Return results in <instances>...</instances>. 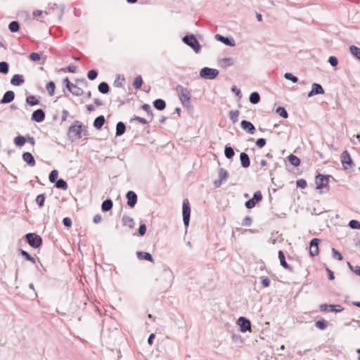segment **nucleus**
I'll return each instance as SVG.
<instances>
[{
  "label": "nucleus",
  "instance_id": "1",
  "mask_svg": "<svg viewBox=\"0 0 360 360\" xmlns=\"http://www.w3.org/2000/svg\"><path fill=\"white\" fill-rule=\"evenodd\" d=\"M68 133L70 136L79 139L83 136H88L87 127L78 120H75L69 127Z\"/></svg>",
  "mask_w": 360,
  "mask_h": 360
},
{
  "label": "nucleus",
  "instance_id": "2",
  "mask_svg": "<svg viewBox=\"0 0 360 360\" xmlns=\"http://www.w3.org/2000/svg\"><path fill=\"white\" fill-rule=\"evenodd\" d=\"M176 90L183 106L186 108L191 107V94L190 90L180 84L176 86Z\"/></svg>",
  "mask_w": 360,
  "mask_h": 360
},
{
  "label": "nucleus",
  "instance_id": "3",
  "mask_svg": "<svg viewBox=\"0 0 360 360\" xmlns=\"http://www.w3.org/2000/svg\"><path fill=\"white\" fill-rule=\"evenodd\" d=\"M183 42L191 47L196 53H198L200 51V45L195 37V36L193 34H187L182 38Z\"/></svg>",
  "mask_w": 360,
  "mask_h": 360
},
{
  "label": "nucleus",
  "instance_id": "4",
  "mask_svg": "<svg viewBox=\"0 0 360 360\" xmlns=\"http://www.w3.org/2000/svg\"><path fill=\"white\" fill-rule=\"evenodd\" d=\"M28 244L33 248H38L42 245V238L34 233H28L25 236Z\"/></svg>",
  "mask_w": 360,
  "mask_h": 360
},
{
  "label": "nucleus",
  "instance_id": "5",
  "mask_svg": "<svg viewBox=\"0 0 360 360\" xmlns=\"http://www.w3.org/2000/svg\"><path fill=\"white\" fill-rule=\"evenodd\" d=\"M219 73V72L217 69L205 67L200 70V77L205 79H214L218 76Z\"/></svg>",
  "mask_w": 360,
  "mask_h": 360
},
{
  "label": "nucleus",
  "instance_id": "6",
  "mask_svg": "<svg viewBox=\"0 0 360 360\" xmlns=\"http://www.w3.org/2000/svg\"><path fill=\"white\" fill-rule=\"evenodd\" d=\"M191 214V206L187 199L184 200L182 205L183 221L186 226L189 225Z\"/></svg>",
  "mask_w": 360,
  "mask_h": 360
},
{
  "label": "nucleus",
  "instance_id": "7",
  "mask_svg": "<svg viewBox=\"0 0 360 360\" xmlns=\"http://www.w3.org/2000/svg\"><path fill=\"white\" fill-rule=\"evenodd\" d=\"M341 163L345 169H347L349 168H352L354 163L352 161L351 156L347 150H344L340 156Z\"/></svg>",
  "mask_w": 360,
  "mask_h": 360
},
{
  "label": "nucleus",
  "instance_id": "8",
  "mask_svg": "<svg viewBox=\"0 0 360 360\" xmlns=\"http://www.w3.org/2000/svg\"><path fill=\"white\" fill-rule=\"evenodd\" d=\"M330 177V175L318 174L316 177V189L320 190L326 187Z\"/></svg>",
  "mask_w": 360,
  "mask_h": 360
},
{
  "label": "nucleus",
  "instance_id": "9",
  "mask_svg": "<svg viewBox=\"0 0 360 360\" xmlns=\"http://www.w3.org/2000/svg\"><path fill=\"white\" fill-rule=\"evenodd\" d=\"M262 199V195L261 191H256L253 194V197L251 199H250L245 202V205L248 209H252L256 205V204L257 202L261 201Z\"/></svg>",
  "mask_w": 360,
  "mask_h": 360
},
{
  "label": "nucleus",
  "instance_id": "10",
  "mask_svg": "<svg viewBox=\"0 0 360 360\" xmlns=\"http://www.w3.org/2000/svg\"><path fill=\"white\" fill-rule=\"evenodd\" d=\"M238 325L240 327V330L242 333H246L251 329V323L249 319L244 316H240L238 319Z\"/></svg>",
  "mask_w": 360,
  "mask_h": 360
},
{
  "label": "nucleus",
  "instance_id": "11",
  "mask_svg": "<svg viewBox=\"0 0 360 360\" xmlns=\"http://www.w3.org/2000/svg\"><path fill=\"white\" fill-rule=\"evenodd\" d=\"M218 173H219V179L215 180L214 181V185L215 188L220 187L221 184L226 181L228 176H229L228 172L222 167L219 169Z\"/></svg>",
  "mask_w": 360,
  "mask_h": 360
},
{
  "label": "nucleus",
  "instance_id": "12",
  "mask_svg": "<svg viewBox=\"0 0 360 360\" xmlns=\"http://www.w3.org/2000/svg\"><path fill=\"white\" fill-rule=\"evenodd\" d=\"M319 308L321 311H330L334 312H341L344 309V308L340 304H323L320 305Z\"/></svg>",
  "mask_w": 360,
  "mask_h": 360
},
{
  "label": "nucleus",
  "instance_id": "13",
  "mask_svg": "<svg viewBox=\"0 0 360 360\" xmlns=\"http://www.w3.org/2000/svg\"><path fill=\"white\" fill-rule=\"evenodd\" d=\"M49 10L55 12V14L58 18H61L63 15L65 7L63 5H58L55 3H50L49 4Z\"/></svg>",
  "mask_w": 360,
  "mask_h": 360
},
{
  "label": "nucleus",
  "instance_id": "14",
  "mask_svg": "<svg viewBox=\"0 0 360 360\" xmlns=\"http://www.w3.org/2000/svg\"><path fill=\"white\" fill-rule=\"evenodd\" d=\"M319 243H320V240L319 238H313L310 241L309 255L311 257H314L318 255Z\"/></svg>",
  "mask_w": 360,
  "mask_h": 360
},
{
  "label": "nucleus",
  "instance_id": "15",
  "mask_svg": "<svg viewBox=\"0 0 360 360\" xmlns=\"http://www.w3.org/2000/svg\"><path fill=\"white\" fill-rule=\"evenodd\" d=\"M215 38L218 41L222 42L223 44H224L226 46L233 47V46H235V45H236V42L232 37H224L221 34H217L215 35Z\"/></svg>",
  "mask_w": 360,
  "mask_h": 360
},
{
  "label": "nucleus",
  "instance_id": "16",
  "mask_svg": "<svg viewBox=\"0 0 360 360\" xmlns=\"http://www.w3.org/2000/svg\"><path fill=\"white\" fill-rule=\"evenodd\" d=\"M126 198L127 199V205L130 207H134L137 202V195L133 191H129L126 194Z\"/></svg>",
  "mask_w": 360,
  "mask_h": 360
},
{
  "label": "nucleus",
  "instance_id": "17",
  "mask_svg": "<svg viewBox=\"0 0 360 360\" xmlns=\"http://www.w3.org/2000/svg\"><path fill=\"white\" fill-rule=\"evenodd\" d=\"M323 94L324 89H323L322 86L317 83H313L311 85V90L308 94V97Z\"/></svg>",
  "mask_w": 360,
  "mask_h": 360
},
{
  "label": "nucleus",
  "instance_id": "18",
  "mask_svg": "<svg viewBox=\"0 0 360 360\" xmlns=\"http://www.w3.org/2000/svg\"><path fill=\"white\" fill-rule=\"evenodd\" d=\"M45 119V112L42 109L34 110L32 115V120L36 122H41Z\"/></svg>",
  "mask_w": 360,
  "mask_h": 360
},
{
  "label": "nucleus",
  "instance_id": "19",
  "mask_svg": "<svg viewBox=\"0 0 360 360\" xmlns=\"http://www.w3.org/2000/svg\"><path fill=\"white\" fill-rule=\"evenodd\" d=\"M241 128L248 132L250 134H253L255 131V127L250 121L243 120L240 122Z\"/></svg>",
  "mask_w": 360,
  "mask_h": 360
},
{
  "label": "nucleus",
  "instance_id": "20",
  "mask_svg": "<svg viewBox=\"0 0 360 360\" xmlns=\"http://www.w3.org/2000/svg\"><path fill=\"white\" fill-rule=\"evenodd\" d=\"M22 160L26 162L30 167H34L36 165V161L32 155V154L30 152H25L22 155Z\"/></svg>",
  "mask_w": 360,
  "mask_h": 360
},
{
  "label": "nucleus",
  "instance_id": "21",
  "mask_svg": "<svg viewBox=\"0 0 360 360\" xmlns=\"http://www.w3.org/2000/svg\"><path fill=\"white\" fill-rule=\"evenodd\" d=\"M15 98V93L13 91H7L0 100L1 104H6L12 102Z\"/></svg>",
  "mask_w": 360,
  "mask_h": 360
},
{
  "label": "nucleus",
  "instance_id": "22",
  "mask_svg": "<svg viewBox=\"0 0 360 360\" xmlns=\"http://www.w3.org/2000/svg\"><path fill=\"white\" fill-rule=\"evenodd\" d=\"M278 259L280 260L281 265L286 270L292 271V268L286 262L284 252L282 250H279L278 252Z\"/></svg>",
  "mask_w": 360,
  "mask_h": 360
},
{
  "label": "nucleus",
  "instance_id": "23",
  "mask_svg": "<svg viewBox=\"0 0 360 360\" xmlns=\"http://www.w3.org/2000/svg\"><path fill=\"white\" fill-rule=\"evenodd\" d=\"M25 82L24 77L22 75L15 74L11 79V84L13 86H20Z\"/></svg>",
  "mask_w": 360,
  "mask_h": 360
},
{
  "label": "nucleus",
  "instance_id": "24",
  "mask_svg": "<svg viewBox=\"0 0 360 360\" xmlns=\"http://www.w3.org/2000/svg\"><path fill=\"white\" fill-rule=\"evenodd\" d=\"M136 256L140 260H146L150 262H153V258L152 255L147 252L138 251L136 252Z\"/></svg>",
  "mask_w": 360,
  "mask_h": 360
},
{
  "label": "nucleus",
  "instance_id": "25",
  "mask_svg": "<svg viewBox=\"0 0 360 360\" xmlns=\"http://www.w3.org/2000/svg\"><path fill=\"white\" fill-rule=\"evenodd\" d=\"M240 160L241 166L243 168H247L250 165V158H249L248 155L246 153L242 152L240 154Z\"/></svg>",
  "mask_w": 360,
  "mask_h": 360
},
{
  "label": "nucleus",
  "instance_id": "26",
  "mask_svg": "<svg viewBox=\"0 0 360 360\" xmlns=\"http://www.w3.org/2000/svg\"><path fill=\"white\" fill-rule=\"evenodd\" d=\"M123 226H127L130 229H133L135 227V221L133 218L124 215L122 218Z\"/></svg>",
  "mask_w": 360,
  "mask_h": 360
},
{
  "label": "nucleus",
  "instance_id": "27",
  "mask_svg": "<svg viewBox=\"0 0 360 360\" xmlns=\"http://www.w3.org/2000/svg\"><path fill=\"white\" fill-rule=\"evenodd\" d=\"M234 64V59L232 58H224L220 60L219 65L221 67L224 68H229L230 66L233 65Z\"/></svg>",
  "mask_w": 360,
  "mask_h": 360
},
{
  "label": "nucleus",
  "instance_id": "28",
  "mask_svg": "<svg viewBox=\"0 0 360 360\" xmlns=\"http://www.w3.org/2000/svg\"><path fill=\"white\" fill-rule=\"evenodd\" d=\"M105 120L103 115H99L94 120L93 125L96 129H100L103 126Z\"/></svg>",
  "mask_w": 360,
  "mask_h": 360
},
{
  "label": "nucleus",
  "instance_id": "29",
  "mask_svg": "<svg viewBox=\"0 0 360 360\" xmlns=\"http://www.w3.org/2000/svg\"><path fill=\"white\" fill-rule=\"evenodd\" d=\"M126 130V126L125 124L122 122H118L116 125V132L115 136H120L123 135Z\"/></svg>",
  "mask_w": 360,
  "mask_h": 360
},
{
  "label": "nucleus",
  "instance_id": "30",
  "mask_svg": "<svg viewBox=\"0 0 360 360\" xmlns=\"http://www.w3.org/2000/svg\"><path fill=\"white\" fill-rule=\"evenodd\" d=\"M113 206V202L110 199L105 200L101 205V209L103 212L110 211Z\"/></svg>",
  "mask_w": 360,
  "mask_h": 360
},
{
  "label": "nucleus",
  "instance_id": "31",
  "mask_svg": "<svg viewBox=\"0 0 360 360\" xmlns=\"http://www.w3.org/2000/svg\"><path fill=\"white\" fill-rule=\"evenodd\" d=\"M154 107L158 110H163L166 107V103L164 100L158 98L153 102Z\"/></svg>",
  "mask_w": 360,
  "mask_h": 360
},
{
  "label": "nucleus",
  "instance_id": "32",
  "mask_svg": "<svg viewBox=\"0 0 360 360\" xmlns=\"http://www.w3.org/2000/svg\"><path fill=\"white\" fill-rule=\"evenodd\" d=\"M68 90L74 95V96H82L84 93L83 89L75 84H72V86L68 89Z\"/></svg>",
  "mask_w": 360,
  "mask_h": 360
},
{
  "label": "nucleus",
  "instance_id": "33",
  "mask_svg": "<svg viewBox=\"0 0 360 360\" xmlns=\"http://www.w3.org/2000/svg\"><path fill=\"white\" fill-rule=\"evenodd\" d=\"M98 89L100 93L105 94H108L110 91L109 85L105 82H101L98 86Z\"/></svg>",
  "mask_w": 360,
  "mask_h": 360
},
{
  "label": "nucleus",
  "instance_id": "34",
  "mask_svg": "<svg viewBox=\"0 0 360 360\" xmlns=\"http://www.w3.org/2000/svg\"><path fill=\"white\" fill-rule=\"evenodd\" d=\"M249 101L252 104H257L260 101V96L258 92L254 91L251 93Z\"/></svg>",
  "mask_w": 360,
  "mask_h": 360
},
{
  "label": "nucleus",
  "instance_id": "35",
  "mask_svg": "<svg viewBox=\"0 0 360 360\" xmlns=\"http://www.w3.org/2000/svg\"><path fill=\"white\" fill-rule=\"evenodd\" d=\"M235 155L234 150L229 145H226L224 148V155L226 158L231 159Z\"/></svg>",
  "mask_w": 360,
  "mask_h": 360
},
{
  "label": "nucleus",
  "instance_id": "36",
  "mask_svg": "<svg viewBox=\"0 0 360 360\" xmlns=\"http://www.w3.org/2000/svg\"><path fill=\"white\" fill-rule=\"evenodd\" d=\"M20 254L25 257V259L27 261L31 262L32 264L36 263V260L34 257H33L30 254H29L27 251L23 250L22 249L19 250Z\"/></svg>",
  "mask_w": 360,
  "mask_h": 360
},
{
  "label": "nucleus",
  "instance_id": "37",
  "mask_svg": "<svg viewBox=\"0 0 360 360\" xmlns=\"http://www.w3.org/2000/svg\"><path fill=\"white\" fill-rule=\"evenodd\" d=\"M55 183V186L57 188H60L65 191L68 188L67 182L63 179H58Z\"/></svg>",
  "mask_w": 360,
  "mask_h": 360
},
{
  "label": "nucleus",
  "instance_id": "38",
  "mask_svg": "<svg viewBox=\"0 0 360 360\" xmlns=\"http://www.w3.org/2000/svg\"><path fill=\"white\" fill-rule=\"evenodd\" d=\"M349 51L358 60H360V48L352 45L349 46Z\"/></svg>",
  "mask_w": 360,
  "mask_h": 360
},
{
  "label": "nucleus",
  "instance_id": "39",
  "mask_svg": "<svg viewBox=\"0 0 360 360\" xmlns=\"http://www.w3.org/2000/svg\"><path fill=\"white\" fill-rule=\"evenodd\" d=\"M288 160L290 162V163L295 166V167H297L300 165V158H298L296 155H292V154H290L288 157Z\"/></svg>",
  "mask_w": 360,
  "mask_h": 360
},
{
  "label": "nucleus",
  "instance_id": "40",
  "mask_svg": "<svg viewBox=\"0 0 360 360\" xmlns=\"http://www.w3.org/2000/svg\"><path fill=\"white\" fill-rule=\"evenodd\" d=\"M14 143L18 146L22 147L25 143V138L23 136L18 135L14 139Z\"/></svg>",
  "mask_w": 360,
  "mask_h": 360
},
{
  "label": "nucleus",
  "instance_id": "41",
  "mask_svg": "<svg viewBox=\"0 0 360 360\" xmlns=\"http://www.w3.org/2000/svg\"><path fill=\"white\" fill-rule=\"evenodd\" d=\"M327 326L328 322L324 319L319 320L315 323V326L321 330H325L327 328Z\"/></svg>",
  "mask_w": 360,
  "mask_h": 360
},
{
  "label": "nucleus",
  "instance_id": "42",
  "mask_svg": "<svg viewBox=\"0 0 360 360\" xmlns=\"http://www.w3.org/2000/svg\"><path fill=\"white\" fill-rule=\"evenodd\" d=\"M142 84H143L142 77L141 75H139L134 79V80L133 82V86L134 89H139L141 87Z\"/></svg>",
  "mask_w": 360,
  "mask_h": 360
},
{
  "label": "nucleus",
  "instance_id": "43",
  "mask_svg": "<svg viewBox=\"0 0 360 360\" xmlns=\"http://www.w3.org/2000/svg\"><path fill=\"white\" fill-rule=\"evenodd\" d=\"M20 25L18 21H12L8 25V29L11 32H16L19 30Z\"/></svg>",
  "mask_w": 360,
  "mask_h": 360
},
{
  "label": "nucleus",
  "instance_id": "44",
  "mask_svg": "<svg viewBox=\"0 0 360 360\" xmlns=\"http://www.w3.org/2000/svg\"><path fill=\"white\" fill-rule=\"evenodd\" d=\"M26 103L31 105V106H34V105H36L39 103V100L37 99V98L34 96H29L26 98V100H25Z\"/></svg>",
  "mask_w": 360,
  "mask_h": 360
},
{
  "label": "nucleus",
  "instance_id": "45",
  "mask_svg": "<svg viewBox=\"0 0 360 360\" xmlns=\"http://www.w3.org/2000/svg\"><path fill=\"white\" fill-rule=\"evenodd\" d=\"M46 89L48 91L49 94L50 96H53L55 89H56V85H55L54 82L52 81L48 82L46 85Z\"/></svg>",
  "mask_w": 360,
  "mask_h": 360
},
{
  "label": "nucleus",
  "instance_id": "46",
  "mask_svg": "<svg viewBox=\"0 0 360 360\" xmlns=\"http://www.w3.org/2000/svg\"><path fill=\"white\" fill-rule=\"evenodd\" d=\"M9 71V65L7 62H0V73L7 74Z\"/></svg>",
  "mask_w": 360,
  "mask_h": 360
},
{
  "label": "nucleus",
  "instance_id": "47",
  "mask_svg": "<svg viewBox=\"0 0 360 360\" xmlns=\"http://www.w3.org/2000/svg\"><path fill=\"white\" fill-rule=\"evenodd\" d=\"M276 112L283 118H288V113L284 107H278L276 110Z\"/></svg>",
  "mask_w": 360,
  "mask_h": 360
},
{
  "label": "nucleus",
  "instance_id": "48",
  "mask_svg": "<svg viewBox=\"0 0 360 360\" xmlns=\"http://www.w3.org/2000/svg\"><path fill=\"white\" fill-rule=\"evenodd\" d=\"M45 199L46 196L44 193L39 194L36 198V202L40 207H42L44 205Z\"/></svg>",
  "mask_w": 360,
  "mask_h": 360
},
{
  "label": "nucleus",
  "instance_id": "49",
  "mask_svg": "<svg viewBox=\"0 0 360 360\" xmlns=\"http://www.w3.org/2000/svg\"><path fill=\"white\" fill-rule=\"evenodd\" d=\"M239 111L238 110H232L229 112V118L232 121L233 123H236L238 120Z\"/></svg>",
  "mask_w": 360,
  "mask_h": 360
},
{
  "label": "nucleus",
  "instance_id": "50",
  "mask_svg": "<svg viewBox=\"0 0 360 360\" xmlns=\"http://www.w3.org/2000/svg\"><path fill=\"white\" fill-rule=\"evenodd\" d=\"M125 79L122 76V78H120V75H117V77L115 79L113 82V85L115 87H122L123 86V82H124Z\"/></svg>",
  "mask_w": 360,
  "mask_h": 360
},
{
  "label": "nucleus",
  "instance_id": "51",
  "mask_svg": "<svg viewBox=\"0 0 360 360\" xmlns=\"http://www.w3.org/2000/svg\"><path fill=\"white\" fill-rule=\"evenodd\" d=\"M58 172L57 170L53 169L51 172L49 179L51 183H55L57 181Z\"/></svg>",
  "mask_w": 360,
  "mask_h": 360
},
{
  "label": "nucleus",
  "instance_id": "52",
  "mask_svg": "<svg viewBox=\"0 0 360 360\" xmlns=\"http://www.w3.org/2000/svg\"><path fill=\"white\" fill-rule=\"evenodd\" d=\"M333 257L339 261L342 260L343 257L342 254L335 248H332Z\"/></svg>",
  "mask_w": 360,
  "mask_h": 360
},
{
  "label": "nucleus",
  "instance_id": "53",
  "mask_svg": "<svg viewBox=\"0 0 360 360\" xmlns=\"http://www.w3.org/2000/svg\"><path fill=\"white\" fill-rule=\"evenodd\" d=\"M284 77L286 79H288V80H290L293 83H295L297 82L298 79L296 76L293 75L292 73L290 72H286L285 73L284 75Z\"/></svg>",
  "mask_w": 360,
  "mask_h": 360
},
{
  "label": "nucleus",
  "instance_id": "54",
  "mask_svg": "<svg viewBox=\"0 0 360 360\" xmlns=\"http://www.w3.org/2000/svg\"><path fill=\"white\" fill-rule=\"evenodd\" d=\"M349 226L353 229H360V221L352 219L349 222Z\"/></svg>",
  "mask_w": 360,
  "mask_h": 360
},
{
  "label": "nucleus",
  "instance_id": "55",
  "mask_svg": "<svg viewBox=\"0 0 360 360\" xmlns=\"http://www.w3.org/2000/svg\"><path fill=\"white\" fill-rule=\"evenodd\" d=\"M98 76V72L96 70H91L87 73V77L90 80L95 79Z\"/></svg>",
  "mask_w": 360,
  "mask_h": 360
},
{
  "label": "nucleus",
  "instance_id": "56",
  "mask_svg": "<svg viewBox=\"0 0 360 360\" xmlns=\"http://www.w3.org/2000/svg\"><path fill=\"white\" fill-rule=\"evenodd\" d=\"M29 58L31 60L37 62L41 59V56L38 53L32 52L30 54Z\"/></svg>",
  "mask_w": 360,
  "mask_h": 360
},
{
  "label": "nucleus",
  "instance_id": "57",
  "mask_svg": "<svg viewBox=\"0 0 360 360\" xmlns=\"http://www.w3.org/2000/svg\"><path fill=\"white\" fill-rule=\"evenodd\" d=\"M142 109L147 112L148 116H150V117H153V112H152L150 105L143 104L142 105Z\"/></svg>",
  "mask_w": 360,
  "mask_h": 360
},
{
  "label": "nucleus",
  "instance_id": "58",
  "mask_svg": "<svg viewBox=\"0 0 360 360\" xmlns=\"http://www.w3.org/2000/svg\"><path fill=\"white\" fill-rule=\"evenodd\" d=\"M296 185H297V187H298V188H305L307 187V181L304 179H300L296 181Z\"/></svg>",
  "mask_w": 360,
  "mask_h": 360
},
{
  "label": "nucleus",
  "instance_id": "59",
  "mask_svg": "<svg viewBox=\"0 0 360 360\" xmlns=\"http://www.w3.org/2000/svg\"><path fill=\"white\" fill-rule=\"evenodd\" d=\"M146 229H147L146 225L144 223L141 224V225L139 228V230H138L139 236H144L146 232Z\"/></svg>",
  "mask_w": 360,
  "mask_h": 360
},
{
  "label": "nucleus",
  "instance_id": "60",
  "mask_svg": "<svg viewBox=\"0 0 360 360\" xmlns=\"http://www.w3.org/2000/svg\"><path fill=\"white\" fill-rule=\"evenodd\" d=\"M328 63L333 67H336L338 64V60L335 56H330L328 58Z\"/></svg>",
  "mask_w": 360,
  "mask_h": 360
},
{
  "label": "nucleus",
  "instance_id": "61",
  "mask_svg": "<svg viewBox=\"0 0 360 360\" xmlns=\"http://www.w3.org/2000/svg\"><path fill=\"white\" fill-rule=\"evenodd\" d=\"M252 223V218L249 216H247L243 219L242 225L245 226H251Z\"/></svg>",
  "mask_w": 360,
  "mask_h": 360
},
{
  "label": "nucleus",
  "instance_id": "62",
  "mask_svg": "<svg viewBox=\"0 0 360 360\" xmlns=\"http://www.w3.org/2000/svg\"><path fill=\"white\" fill-rule=\"evenodd\" d=\"M260 279H261L262 284V285L264 288H267V287L269 286V285H270V280L268 278V277L262 276L260 278Z\"/></svg>",
  "mask_w": 360,
  "mask_h": 360
},
{
  "label": "nucleus",
  "instance_id": "63",
  "mask_svg": "<svg viewBox=\"0 0 360 360\" xmlns=\"http://www.w3.org/2000/svg\"><path fill=\"white\" fill-rule=\"evenodd\" d=\"M266 144V139L264 138H259L256 141V146L259 148H262Z\"/></svg>",
  "mask_w": 360,
  "mask_h": 360
},
{
  "label": "nucleus",
  "instance_id": "64",
  "mask_svg": "<svg viewBox=\"0 0 360 360\" xmlns=\"http://www.w3.org/2000/svg\"><path fill=\"white\" fill-rule=\"evenodd\" d=\"M348 265L349 269L354 271L356 275L360 276V266H355L353 267L349 262H348Z\"/></svg>",
  "mask_w": 360,
  "mask_h": 360
}]
</instances>
